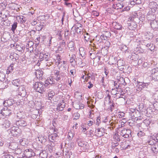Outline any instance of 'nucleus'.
Wrapping results in <instances>:
<instances>
[{
    "mask_svg": "<svg viewBox=\"0 0 158 158\" xmlns=\"http://www.w3.org/2000/svg\"><path fill=\"white\" fill-rule=\"evenodd\" d=\"M43 84V83L42 82H36L34 86V89L37 92L43 93L45 90Z\"/></svg>",
    "mask_w": 158,
    "mask_h": 158,
    "instance_id": "1",
    "label": "nucleus"
},
{
    "mask_svg": "<svg viewBox=\"0 0 158 158\" xmlns=\"http://www.w3.org/2000/svg\"><path fill=\"white\" fill-rule=\"evenodd\" d=\"M149 7L153 13L158 12V5L156 2H152L149 4Z\"/></svg>",
    "mask_w": 158,
    "mask_h": 158,
    "instance_id": "2",
    "label": "nucleus"
},
{
    "mask_svg": "<svg viewBox=\"0 0 158 158\" xmlns=\"http://www.w3.org/2000/svg\"><path fill=\"white\" fill-rule=\"evenodd\" d=\"M141 42L142 45L146 46L151 51H152L154 50L155 46L153 43L148 42L146 40H142Z\"/></svg>",
    "mask_w": 158,
    "mask_h": 158,
    "instance_id": "3",
    "label": "nucleus"
},
{
    "mask_svg": "<svg viewBox=\"0 0 158 158\" xmlns=\"http://www.w3.org/2000/svg\"><path fill=\"white\" fill-rule=\"evenodd\" d=\"M12 122V123H15L16 125L18 126L24 127L26 126L27 125V123L24 120L20 119L16 121L14 119Z\"/></svg>",
    "mask_w": 158,
    "mask_h": 158,
    "instance_id": "4",
    "label": "nucleus"
},
{
    "mask_svg": "<svg viewBox=\"0 0 158 158\" xmlns=\"http://www.w3.org/2000/svg\"><path fill=\"white\" fill-rule=\"evenodd\" d=\"M131 131L128 129H124L121 131L120 135L124 138H128L131 135Z\"/></svg>",
    "mask_w": 158,
    "mask_h": 158,
    "instance_id": "5",
    "label": "nucleus"
},
{
    "mask_svg": "<svg viewBox=\"0 0 158 158\" xmlns=\"http://www.w3.org/2000/svg\"><path fill=\"white\" fill-rule=\"evenodd\" d=\"M18 94L19 95L22 97H25L26 95V91L25 85H21L18 88Z\"/></svg>",
    "mask_w": 158,
    "mask_h": 158,
    "instance_id": "6",
    "label": "nucleus"
},
{
    "mask_svg": "<svg viewBox=\"0 0 158 158\" xmlns=\"http://www.w3.org/2000/svg\"><path fill=\"white\" fill-rule=\"evenodd\" d=\"M117 63L118 68L121 71H123L124 69H126V67L125 66L126 63L125 61L121 59L118 60Z\"/></svg>",
    "mask_w": 158,
    "mask_h": 158,
    "instance_id": "7",
    "label": "nucleus"
},
{
    "mask_svg": "<svg viewBox=\"0 0 158 158\" xmlns=\"http://www.w3.org/2000/svg\"><path fill=\"white\" fill-rule=\"evenodd\" d=\"M11 113V110L8 109L7 107L3 108L1 110L0 112V114H1L2 116L5 117L9 116Z\"/></svg>",
    "mask_w": 158,
    "mask_h": 158,
    "instance_id": "8",
    "label": "nucleus"
},
{
    "mask_svg": "<svg viewBox=\"0 0 158 158\" xmlns=\"http://www.w3.org/2000/svg\"><path fill=\"white\" fill-rule=\"evenodd\" d=\"M137 85L136 86L138 87L137 89L138 91H140L143 89L147 88L148 85V83L140 82L138 81H137Z\"/></svg>",
    "mask_w": 158,
    "mask_h": 158,
    "instance_id": "9",
    "label": "nucleus"
},
{
    "mask_svg": "<svg viewBox=\"0 0 158 158\" xmlns=\"http://www.w3.org/2000/svg\"><path fill=\"white\" fill-rule=\"evenodd\" d=\"M152 79L155 81H158V68L154 69L152 71Z\"/></svg>",
    "mask_w": 158,
    "mask_h": 158,
    "instance_id": "10",
    "label": "nucleus"
},
{
    "mask_svg": "<svg viewBox=\"0 0 158 158\" xmlns=\"http://www.w3.org/2000/svg\"><path fill=\"white\" fill-rule=\"evenodd\" d=\"M9 15V12L7 10H2L0 13V17L3 20L5 21L7 19V17Z\"/></svg>",
    "mask_w": 158,
    "mask_h": 158,
    "instance_id": "11",
    "label": "nucleus"
},
{
    "mask_svg": "<svg viewBox=\"0 0 158 158\" xmlns=\"http://www.w3.org/2000/svg\"><path fill=\"white\" fill-rule=\"evenodd\" d=\"M128 28L130 30H133L137 27V24L135 22L131 21L128 23Z\"/></svg>",
    "mask_w": 158,
    "mask_h": 158,
    "instance_id": "12",
    "label": "nucleus"
},
{
    "mask_svg": "<svg viewBox=\"0 0 158 158\" xmlns=\"http://www.w3.org/2000/svg\"><path fill=\"white\" fill-rule=\"evenodd\" d=\"M150 25L151 27L156 31L157 30L158 28V23L155 20L151 21Z\"/></svg>",
    "mask_w": 158,
    "mask_h": 158,
    "instance_id": "13",
    "label": "nucleus"
},
{
    "mask_svg": "<svg viewBox=\"0 0 158 158\" xmlns=\"http://www.w3.org/2000/svg\"><path fill=\"white\" fill-rule=\"evenodd\" d=\"M58 135L56 133H53L49 136V139L52 142L56 141L57 139Z\"/></svg>",
    "mask_w": 158,
    "mask_h": 158,
    "instance_id": "14",
    "label": "nucleus"
},
{
    "mask_svg": "<svg viewBox=\"0 0 158 158\" xmlns=\"http://www.w3.org/2000/svg\"><path fill=\"white\" fill-rule=\"evenodd\" d=\"M31 149H27L24 151V153L26 157L27 158H30L32 156L31 154Z\"/></svg>",
    "mask_w": 158,
    "mask_h": 158,
    "instance_id": "15",
    "label": "nucleus"
},
{
    "mask_svg": "<svg viewBox=\"0 0 158 158\" xmlns=\"http://www.w3.org/2000/svg\"><path fill=\"white\" fill-rule=\"evenodd\" d=\"M9 148L13 150H16L18 148V144L15 142H12L10 144Z\"/></svg>",
    "mask_w": 158,
    "mask_h": 158,
    "instance_id": "16",
    "label": "nucleus"
},
{
    "mask_svg": "<svg viewBox=\"0 0 158 158\" xmlns=\"http://www.w3.org/2000/svg\"><path fill=\"white\" fill-rule=\"evenodd\" d=\"M77 142L79 146L80 147H85L87 145V143L81 139H78L77 140Z\"/></svg>",
    "mask_w": 158,
    "mask_h": 158,
    "instance_id": "17",
    "label": "nucleus"
},
{
    "mask_svg": "<svg viewBox=\"0 0 158 158\" xmlns=\"http://www.w3.org/2000/svg\"><path fill=\"white\" fill-rule=\"evenodd\" d=\"M117 58L116 57H111L109 59V62L111 64H114L117 63Z\"/></svg>",
    "mask_w": 158,
    "mask_h": 158,
    "instance_id": "18",
    "label": "nucleus"
},
{
    "mask_svg": "<svg viewBox=\"0 0 158 158\" xmlns=\"http://www.w3.org/2000/svg\"><path fill=\"white\" fill-rule=\"evenodd\" d=\"M14 101L11 99H9L4 101L3 104L6 106H10L13 104Z\"/></svg>",
    "mask_w": 158,
    "mask_h": 158,
    "instance_id": "19",
    "label": "nucleus"
},
{
    "mask_svg": "<svg viewBox=\"0 0 158 158\" xmlns=\"http://www.w3.org/2000/svg\"><path fill=\"white\" fill-rule=\"evenodd\" d=\"M11 47H15V49L20 52H22V51L23 50V48L21 46L18 45L16 44V45L15 44H11Z\"/></svg>",
    "mask_w": 158,
    "mask_h": 158,
    "instance_id": "20",
    "label": "nucleus"
},
{
    "mask_svg": "<svg viewBox=\"0 0 158 158\" xmlns=\"http://www.w3.org/2000/svg\"><path fill=\"white\" fill-rule=\"evenodd\" d=\"M15 63H12L8 67L6 71V73L9 74L13 72L14 69V66Z\"/></svg>",
    "mask_w": 158,
    "mask_h": 158,
    "instance_id": "21",
    "label": "nucleus"
},
{
    "mask_svg": "<svg viewBox=\"0 0 158 158\" xmlns=\"http://www.w3.org/2000/svg\"><path fill=\"white\" fill-rule=\"evenodd\" d=\"M102 129V130H103V128H98L97 130H96L95 133H96V135L98 137H101L103 135V133L102 131H101V129Z\"/></svg>",
    "mask_w": 158,
    "mask_h": 158,
    "instance_id": "22",
    "label": "nucleus"
},
{
    "mask_svg": "<svg viewBox=\"0 0 158 158\" xmlns=\"http://www.w3.org/2000/svg\"><path fill=\"white\" fill-rule=\"evenodd\" d=\"M146 39V40H151L153 37V34L151 32H148L145 35Z\"/></svg>",
    "mask_w": 158,
    "mask_h": 158,
    "instance_id": "23",
    "label": "nucleus"
},
{
    "mask_svg": "<svg viewBox=\"0 0 158 158\" xmlns=\"http://www.w3.org/2000/svg\"><path fill=\"white\" fill-rule=\"evenodd\" d=\"M43 74V72L42 70H38L35 72V75L38 78H41Z\"/></svg>",
    "mask_w": 158,
    "mask_h": 158,
    "instance_id": "24",
    "label": "nucleus"
},
{
    "mask_svg": "<svg viewBox=\"0 0 158 158\" xmlns=\"http://www.w3.org/2000/svg\"><path fill=\"white\" fill-rule=\"evenodd\" d=\"M19 130V128L14 127L11 128V132L12 133L14 134L15 135H17L18 134V131Z\"/></svg>",
    "mask_w": 158,
    "mask_h": 158,
    "instance_id": "25",
    "label": "nucleus"
},
{
    "mask_svg": "<svg viewBox=\"0 0 158 158\" xmlns=\"http://www.w3.org/2000/svg\"><path fill=\"white\" fill-rule=\"evenodd\" d=\"M76 56L75 55H72V56L70 57V62L71 63H74V64H77V59L76 58Z\"/></svg>",
    "mask_w": 158,
    "mask_h": 158,
    "instance_id": "26",
    "label": "nucleus"
},
{
    "mask_svg": "<svg viewBox=\"0 0 158 158\" xmlns=\"http://www.w3.org/2000/svg\"><path fill=\"white\" fill-rule=\"evenodd\" d=\"M121 50L125 53H128L129 51L128 50V48L125 45H122L120 47Z\"/></svg>",
    "mask_w": 158,
    "mask_h": 158,
    "instance_id": "27",
    "label": "nucleus"
},
{
    "mask_svg": "<svg viewBox=\"0 0 158 158\" xmlns=\"http://www.w3.org/2000/svg\"><path fill=\"white\" fill-rule=\"evenodd\" d=\"M139 58L138 55L135 54V53H133L131 55V56L130 59L134 61H136L138 60Z\"/></svg>",
    "mask_w": 158,
    "mask_h": 158,
    "instance_id": "28",
    "label": "nucleus"
},
{
    "mask_svg": "<svg viewBox=\"0 0 158 158\" xmlns=\"http://www.w3.org/2000/svg\"><path fill=\"white\" fill-rule=\"evenodd\" d=\"M55 94V92L52 90L48 92V98L49 100H51L52 97L54 96Z\"/></svg>",
    "mask_w": 158,
    "mask_h": 158,
    "instance_id": "29",
    "label": "nucleus"
},
{
    "mask_svg": "<svg viewBox=\"0 0 158 158\" xmlns=\"http://www.w3.org/2000/svg\"><path fill=\"white\" fill-rule=\"evenodd\" d=\"M75 106L77 109H82L84 107V105L81 103L79 104H75Z\"/></svg>",
    "mask_w": 158,
    "mask_h": 158,
    "instance_id": "30",
    "label": "nucleus"
},
{
    "mask_svg": "<svg viewBox=\"0 0 158 158\" xmlns=\"http://www.w3.org/2000/svg\"><path fill=\"white\" fill-rule=\"evenodd\" d=\"M52 82L51 79H48L46 80L43 83V85L44 87H46L49 84H51L52 83Z\"/></svg>",
    "mask_w": 158,
    "mask_h": 158,
    "instance_id": "31",
    "label": "nucleus"
},
{
    "mask_svg": "<svg viewBox=\"0 0 158 158\" xmlns=\"http://www.w3.org/2000/svg\"><path fill=\"white\" fill-rule=\"evenodd\" d=\"M108 104H109V107L111 111L112 112L114 107L115 104L114 102L113 101L109 100L108 102Z\"/></svg>",
    "mask_w": 158,
    "mask_h": 158,
    "instance_id": "32",
    "label": "nucleus"
},
{
    "mask_svg": "<svg viewBox=\"0 0 158 158\" xmlns=\"http://www.w3.org/2000/svg\"><path fill=\"white\" fill-rule=\"evenodd\" d=\"M6 77L5 73L3 72L0 71V81H4Z\"/></svg>",
    "mask_w": 158,
    "mask_h": 158,
    "instance_id": "33",
    "label": "nucleus"
},
{
    "mask_svg": "<svg viewBox=\"0 0 158 158\" xmlns=\"http://www.w3.org/2000/svg\"><path fill=\"white\" fill-rule=\"evenodd\" d=\"M80 55L82 56H84L85 55V50L83 47H81L79 49Z\"/></svg>",
    "mask_w": 158,
    "mask_h": 158,
    "instance_id": "34",
    "label": "nucleus"
},
{
    "mask_svg": "<svg viewBox=\"0 0 158 158\" xmlns=\"http://www.w3.org/2000/svg\"><path fill=\"white\" fill-rule=\"evenodd\" d=\"M64 105H62L61 103H60L58 105L56 111H62L63 110Z\"/></svg>",
    "mask_w": 158,
    "mask_h": 158,
    "instance_id": "35",
    "label": "nucleus"
},
{
    "mask_svg": "<svg viewBox=\"0 0 158 158\" xmlns=\"http://www.w3.org/2000/svg\"><path fill=\"white\" fill-rule=\"evenodd\" d=\"M118 82L120 84L125 85L126 84L124 78L122 77H121L119 78V79L118 80Z\"/></svg>",
    "mask_w": 158,
    "mask_h": 158,
    "instance_id": "36",
    "label": "nucleus"
},
{
    "mask_svg": "<svg viewBox=\"0 0 158 158\" xmlns=\"http://www.w3.org/2000/svg\"><path fill=\"white\" fill-rule=\"evenodd\" d=\"M47 137L44 136H41L38 138L39 140L41 143H44L46 141Z\"/></svg>",
    "mask_w": 158,
    "mask_h": 158,
    "instance_id": "37",
    "label": "nucleus"
},
{
    "mask_svg": "<svg viewBox=\"0 0 158 158\" xmlns=\"http://www.w3.org/2000/svg\"><path fill=\"white\" fill-rule=\"evenodd\" d=\"M44 27V25L42 24L41 23H40L39 25H37L36 26L35 29L37 31H41Z\"/></svg>",
    "mask_w": 158,
    "mask_h": 158,
    "instance_id": "38",
    "label": "nucleus"
},
{
    "mask_svg": "<svg viewBox=\"0 0 158 158\" xmlns=\"http://www.w3.org/2000/svg\"><path fill=\"white\" fill-rule=\"evenodd\" d=\"M43 59L45 61H47L49 60V55L48 53H47L43 54Z\"/></svg>",
    "mask_w": 158,
    "mask_h": 158,
    "instance_id": "39",
    "label": "nucleus"
},
{
    "mask_svg": "<svg viewBox=\"0 0 158 158\" xmlns=\"http://www.w3.org/2000/svg\"><path fill=\"white\" fill-rule=\"evenodd\" d=\"M12 84L15 86H18L20 85V82L18 79H15L13 80L12 82Z\"/></svg>",
    "mask_w": 158,
    "mask_h": 158,
    "instance_id": "40",
    "label": "nucleus"
},
{
    "mask_svg": "<svg viewBox=\"0 0 158 158\" xmlns=\"http://www.w3.org/2000/svg\"><path fill=\"white\" fill-rule=\"evenodd\" d=\"M10 124L11 123L9 121L6 120L5 121L3 125L6 128H8L10 127Z\"/></svg>",
    "mask_w": 158,
    "mask_h": 158,
    "instance_id": "41",
    "label": "nucleus"
},
{
    "mask_svg": "<svg viewBox=\"0 0 158 158\" xmlns=\"http://www.w3.org/2000/svg\"><path fill=\"white\" fill-rule=\"evenodd\" d=\"M63 152L64 154L66 156V157L67 158H68V156H69V155L72 152L70 151L67 150V149H66V150H64V149Z\"/></svg>",
    "mask_w": 158,
    "mask_h": 158,
    "instance_id": "42",
    "label": "nucleus"
},
{
    "mask_svg": "<svg viewBox=\"0 0 158 158\" xmlns=\"http://www.w3.org/2000/svg\"><path fill=\"white\" fill-rule=\"evenodd\" d=\"M116 7H117V10L123 8L124 6L123 3L122 2H118L116 4Z\"/></svg>",
    "mask_w": 158,
    "mask_h": 158,
    "instance_id": "43",
    "label": "nucleus"
},
{
    "mask_svg": "<svg viewBox=\"0 0 158 158\" xmlns=\"http://www.w3.org/2000/svg\"><path fill=\"white\" fill-rule=\"evenodd\" d=\"M17 26V22H14L11 28V31L13 32L15 31Z\"/></svg>",
    "mask_w": 158,
    "mask_h": 158,
    "instance_id": "44",
    "label": "nucleus"
},
{
    "mask_svg": "<svg viewBox=\"0 0 158 158\" xmlns=\"http://www.w3.org/2000/svg\"><path fill=\"white\" fill-rule=\"evenodd\" d=\"M116 24L114 26V28L118 30H120L122 29V26H121L118 23H115Z\"/></svg>",
    "mask_w": 158,
    "mask_h": 158,
    "instance_id": "45",
    "label": "nucleus"
},
{
    "mask_svg": "<svg viewBox=\"0 0 158 158\" xmlns=\"http://www.w3.org/2000/svg\"><path fill=\"white\" fill-rule=\"evenodd\" d=\"M73 116L74 117V119H78L80 117V114L78 112L75 113L73 114Z\"/></svg>",
    "mask_w": 158,
    "mask_h": 158,
    "instance_id": "46",
    "label": "nucleus"
},
{
    "mask_svg": "<svg viewBox=\"0 0 158 158\" xmlns=\"http://www.w3.org/2000/svg\"><path fill=\"white\" fill-rule=\"evenodd\" d=\"M143 123L148 127L151 123L149 119H145L144 120Z\"/></svg>",
    "mask_w": 158,
    "mask_h": 158,
    "instance_id": "47",
    "label": "nucleus"
},
{
    "mask_svg": "<svg viewBox=\"0 0 158 158\" xmlns=\"http://www.w3.org/2000/svg\"><path fill=\"white\" fill-rule=\"evenodd\" d=\"M85 74L87 76V77L85 78V80L86 81H88L89 79L91 77L92 75L91 74L89 73H88L87 74H86L85 73Z\"/></svg>",
    "mask_w": 158,
    "mask_h": 158,
    "instance_id": "48",
    "label": "nucleus"
},
{
    "mask_svg": "<svg viewBox=\"0 0 158 158\" xmlns=\"http://www.w3.org/2000/svg\"><path fill=\"white\" fill-rule=\"evenodd\" d=\"M150 64H149L147 62H144L142 65V66L144 68H148L149 67Z\"/></svg>",
    "mask_w": 158,
    "mask_h": 158,
    "instance_id": "49",
    "label": "nucleus"
},
{
    "mask_svg": "<svg viewBox=\"0 0 158 158\" xmlns=\"http://www.w3.org/2000/svg\"><path fill=\"white\" fill-rule=\"evenodd\" d=\"M154 109L155 110H158V102H156L154 103L153 105Z\"/></svg>",
    "mask_w": 158,
    "mask_h": 158,
    "instance_id": "50",
    "label": "nucleus"
},
{
    "mask_svg": "<svg viewBox=\"0 0 158 158\" xmlns=\"http://www.w3.org/2000/svg\"><path fill=\"white\" fill-rule=\"evenodd\" d=\"M84 37L85 41H86V42L90 41L89 35H84Z\"/></svg>",
    "mask_w": 158,
    "mask_h": 158,
    "instance_id": "51",
    "label": "nucleus"
},
{
    "mask_svg": "<svg viewBox=\"0 0 158 158\" xmlns=\"http://www.w3.org/2000/svg\"><path fill=\"white\" fill-rule=\"evenodd\" d=\"M16 55V53H13L10 54V57L11 59L13 60L15 59V56Z\"/></svg>",
    "mask_w": 158,
    "mask_h": 158,
    "instance_id": "52",
    "label": "nucleus"
},
{
    "mask_svg": "<svg viewBox=\"0 0 158 158\" xmlns=\"http://www.w3.org/2000/svg\"><path fill=\"white\" fill-rule=\"evenodd\" d=\"M152 114V111L151 110V109L150 108H148L147 110V115H148V114Z\"/></svg>",
    "mask_w": 158,
    "mask_h": 158,
    "instance_id": "53",
    "label": "nucleus"
},
{
    "mask_svg": "<svg viewBox=\"0 0 158 158\" xmlns=\"http://www.w3.org/2000/svg\"><path fill=\"white\" fill-rule=\"evenodd\" d=\"M40 155H41V157L42 158H49L47 157L48 154L46 152H45V153H42Z\"/></svg>",
    "mask_w": 158,
    "mask_h": 158,
    "instance_id": "54",
    "label": "nucleus"
},
{
    "mask_svg": "<svg viewBox=\"0 0 158 158\" xmlns=\"http://www.w3.org/2000/svg\"><path fill=\"white\" fill-rule=\"evenodd\" d=\"M15 150L16 153L17 154H21L22 152L21 149L20 148H17L16 149V150Z\"/></svg>",
    "mask_w": 158,
    "mask_h": 158,
    "instance_id": "55",
    "label": "nucleus"
},
{
    "mask_svg": "<svg viewBox=\"0 0 158 158\" xmlns=\"http://www.w3.org/2000/svg\"><path fill=\"white\" fill-rule=\"evenodd\" d=\"M19 142L21 145L23 146H25L26 144L25 141H24L23 139H21L19 141Z\"/></svg>",
    "mask_w": 158,
    "mask_h": 158,
    "instance_id": "56",
    "label": "nucleus"
},
{
    "mask_svg": "<svg viewBox=\"0 0 158 158\" xmlns=\"http://www.w3.org/2000/svg\"><path fill=\"white\" fill-rule=\"evenodd\" d=\"M145 133L142 131H140L138 132L137 134V135L139 137H141L144 135Z\"/></svg>",
    "mask_w": 158,
    "mask_h": 158,
    "instance_id": "57",
    "label": "nucleus"
},
{
    "mask_svg": "<svg viewBox=\"0 0 158 158\" xmlns=\"http://www.w3.org/2000/svg\"><path fill=\"white\" fill-rule=\"evenodd\" d=\"M75 134L71 132L68 133V135L70 139H71L73 138Z\"/></svg>",
    "mask_w": 158,
    "mask_h": 158,
    "instance_id": "58",
    "label": "nucleus"
},
{
    "mask_svg": "<svg viewBox=\"0 0 158 158\" xmlns=\"http://www.w3.org/2000/svg\"><path fill=\"white\" fill-rule=\"evenodd\" d=\"M4 158H14V157L12 155L8 154L5 155Z\"/></svg>",
    "mask_w": 158,
    "mask_h": 158,
    "instance_id": "59",
    "label": "nucleus"
},
{
    "mask_svg": "<svg viewBox=\"0 0 158 158\" xmlns=\"http://www.w3.org/2000/svg\"><path fill=\"white\" fill-rule=\"evenodd\" d=\"M40 60L39 61H41L44 60L43 59V54L42 53H40Z\"/></svg>",
    "mask_w": 158,
    "mask_h": 158,
    "instance_id": "60",
    "label": "nucleus"
},
{
    "mask_svg": "<svg viewBox=\"0 0 158 158\" xmlns=\"http://www.w3.org/2000/svg\"><path fill=\"white\" fill-rule=\"evenodd\" d=\"M17 117L19 118H22V114L21 112H19V113H17Z\"/></svg>",
    "mask_w": 158,
    "mask_h": 158,
    "instance_id": "61",
    "label": "nucleus"
},
{
    "mask_svg": "<svg viewBox=\"0 0 158 158\" xmlns=\"http://www.w3.org/2000/svg\"><path fill=\"white\" fill-rule=\"evenodd\" d=\"M100 53L99 52H97V53H96V54L95 55V58H97L99 61L100 60L101 56H98V54H100Z\"/></svg>",
    "mask_w": 158,
    "mask_h": 158,
    "instance_id": "62",
    "label": "nucleus"
},
{
    "mask_svg": "<svg viewBox=\"0 0 158 158\" xmlns=\"http://www.w3.org/2000/svg\"><path fill=\"white\" fill-rule=\"evenodd\" d=\"M118 145V142H116L115 143H114L112 144V148H116V147Z\"/></svg>",
    "mask_w": 158,
    "mask_h": 158,
    "instance_id": "63",
    "label": "nucleus"
},
{
    "mask_svg": "<svg viewBox=\"0 0 158 158\" xmlns=\"http://www.w3.org/2000/svg\"><path fill=\"white\" fill-rule=\"evenodd\" d=\"M68 158H76L75 155L71 152V153L68 156Z\"/></svg>",
    "mask_w": 158,
    "mask_h": 158,
    "instance_id": "64",
    "label": "nucleus"
}]
</instances>
